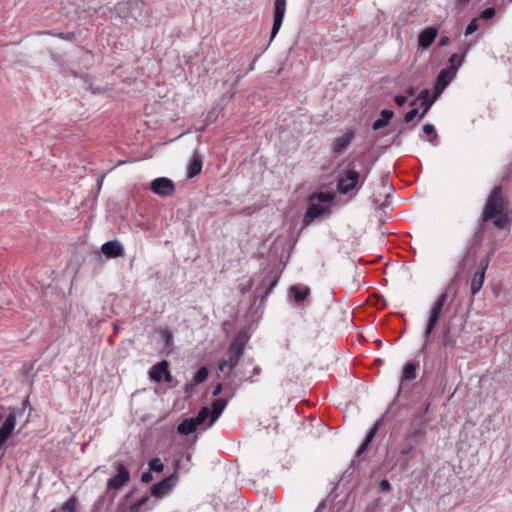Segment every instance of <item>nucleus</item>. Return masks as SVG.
Masks as SVG:
<instances>
[{
    "instance_id": "f257e3e1",
    "label": "nucleus",
    "mask_w": 512,
    "mask_h": 512,
    "mask_svg": "<svg viewBox=\"0 0 512 512\" xmlns=\"http://www.w3.org/2000/svg\"><path fill=\"white\" fill-rule=\"evenodd\" d=\"M371 171V165H364L356 161L350 162L344 170L337 176V191L342 195H347L354 189H360Z\"/></svg>"
},
{
    "instance_id": "f03ea898",
    "label": "nucleus",
    "mask_w": 512,
    "mask_h": 512,
    "mask_svg": "<svg viewBox=\"0 0 512 512\" xmlns=\"http://www.w3.org/2000/svg\"><path fill=\"white\" fill-rule=\"evenodd\" d=\"M482 222L493 220V224L498 229H507L509 226V215L504 208L502 197V187L495 186L489 194L483 213Z\"/></svg>"
},
{
    "instance_id": "7ed1b4c3",
    "label": "nucleus",
    "mask_w": 512,
    "mask_h": 512,
    "mask_svg": "<svg viewBox=\"0 0 512 512\" xmlns=\"http://www.w3.org/2000/svg\"><path fill=\"white\" fill-rule=\"evenodd\" d=\"M333 196L327 192H317L309 197V205L304 215V222L310 223L319 216L327 213L329 208L324 204H329L333 201Z\"/></svg>"
},
{
    "instance_id": "20e7f679",
    "label": "nucleus",
    "mask_w": 512,
    "mask_h": 512,
    "mask_svg": "<svg viewBox=\"0 0 512 512\" xmlns=\"http://www.w3.org/2000/svg\"><path fill=\"white\" fill-rule=\"evenodd\" d=\"M447 298H448V293H447V291H444L443 293H441L438 296V298L434 302V304L431 308V311H430V316L427 321L425 331H424L425 341H424V344H423L421 350L419 351L418 355L416 356V358L420 357L421 354L424 353L426 343H427L431 333L433 332V330L437 324V321L439 320L440 314H441L443 307L447 301Z\"/></svg>"
},
{
    "instance_id": "39448f33",
    "label": "nucleus",
    "mask_w": 512,
    "mask_h": 512,
    "mask_svg": "<svg viewBox=\"0 0 512 512\" xmlns=\"http://www.w3.org/2000/svg\"><path fill=\"white\" fill-rule=\"evenodd\" d=\"M457 72H455V67L453 68H443L440 70L436 77L435 85H434V99H437L442 92L446 89V87L453 81L456 77Z\"/></svg>"
},
{
    "instance_id": "423d86ee",
    "label": "nucleus",
    "mask_w": 512,
    "mask_h": 512,
    "mask_svg": "<svg viewBox=\"0 0 512 512\" xmlns=\"http://www.w3.org/2000/svg\"><path fill=\"white\" fill-rule=\"evenodd\" d=\"M286 12V0H275L273 7V26L270 41H272L281 29Z\"/></svg>"
},
{
    "instance_id": "0eeeda50",
    "label": "nucleus",
    "mask_w": 512,
    "mask_h": 512,
    "mask_svg": "<svg viewBox=\"0 0 512 512\" xmlns=\"http://www.w3.org/2000/svg\"><path fill=\"white\" fill-rule=\"evenodd\" d=\"M355 137L356 131L354 128L351 127L346 129L341 136L333 140L331 144V150L333 154L340 155L341 153H343L349 147V145L352 143Z\"/></svg>"
},
{
    "instance_id": "6e6552de",
    "label": "nucleus",
    "mask_w": 512,
    "mask_h": 512,
    "mask_svg": "<svg viewBox=\"0 0 512 512\" xmlns=\"http://www.w3.org/2000/svg\"><path fill=\"white\" fill-rule=\"evenodd\" d=\"M177 480H178V474H177V470H175L173 474L166 477L162 481L155 483L151 487V495L156 498H162L163 496L168 494L173 489Z\"/></svg>"
},
{
    "instance_id": "1a4fd4ad",
    "label": "nucleus",
    "mask_w": 512,
    "mask_h": 512,
    "mask_svg": "<svg viewBox=\"0 0 512 512\" xmlns=\"http://www.w3.org/2000/svg\"><path fill=\"white\" fill-rule=\"evenodd\" d=\"M150 189L153 193L167 197L174 193L175 185L174 182L167 177H158L151 181Z\"/></svg>"
},
{
    "instance_id": "9d476101",
    "label": "nucleus",
    "mask_w": 512,
    "mask_h": 512,
    "mask_svg": "<svg viewBox=\"0 0 512 512\" xmlns=\"http://www.w3.org/2000/svg\"><path fill=\"white\" fill-rule=\"evenodd\" d=\"M117 474L107 481V488L110 490H117L124 486L130 480V473L122 463L115 464Z\"/></svg>"
},
{
    "instance_id": "9b49d317",
    "label": "nucleus",
    "mask_w": 512,
    "mask_h": 512,
    "mask_svg": "<svg viewBox=\"0 0 512 512\" xmlns=\"http://www.w3.org/2000/svg\"><path fill=\"white\" fill-rule=\"evenodd\" d=\"M168 362L162 360L153 365L149 370L150 380L153 382H160L163 378L166 382L172 381V375L168 369Z\"/></svg>"
},
{
    "instance_id": "f8f14e48",
    "label": "nucleus",
    "mask_w": 512,
    "mask_h": 512,
    "mask_svg": "<svg viewBox=\"0 0 512 512\" xmlns=\"http://www.w3.org/2000/svg\"><path fill=\"white\" fill-rule=\"evenodd\" d=\"M422 415L419 416L421 418ZM426 421L414 418L411 420L408 430L406 432L407 439H417L425 436L426 433Z\"/></svg>"
},
{
    "instance_id": "ddd939ff",
    "label": "nucleus",
    "mask_w": 512,
    "mask_h": 512,
    "mask_svg": "<svg viewBox=\"0 0 512 512\" xmlns=\"http://www.w3.org/2000/svg\"><path fill=\"white\" fill-rule=\"evenodd\" d=\"M15 425L16 415L15 413L10 412L6 416L4 423L0 427V448L6 443L8 438L12 435Z\"/></svg>"
},
{
    "instance_id": "4468645a",
    "label": "nucleus",
    "mask_w": 512,
    "mask_h": 512,
    "mask_svg": "<svg viewBox=\"0 0 512 512\" xmlns=\"http://www.w3.org/2000/svg\"><path fill=\"white\" fill-rule=\"evenodd\" d=\"M418 100H421L420 106L423 109L419 114V119H422L431 108L433 103L436 101V99H434V95L430 98V91L428 89H422L419 92L418 97L411 101V106H415Z\"/></svg>"
},
{
    "instance_id": "2eb2a0df",
    "label": "nucleus",
    "mask_w": 512,
    "mask_h": 512,
    "mask_svg": "<svg viewBox=\"0 0 512 512\" xmlns=\"http://www.w3.org/2000/svg\"><path fill=\"white\" fill-rule=\"evenodd\" d=\"M437 37V29L434 26L424 28L418 36V43L422 49L429 48Z\"/></svg>"
},
{
    "instance_id": "dca6fc26",
    "label": "nucleus",
    "mask_w": 512,
    "mask_h": 512,
    "mask_svg": "<svg viewBox=\"0 0 512 512\" xmlns=\"http://www.w3.org/2000/svg\"><path fill=\"white\" fill-rule=\"evenodd\" d=\"M101 251L108 258H116L122 256L124 248L118 240H112L104 243Z\"/></svg>"
},
{
    "instance_id": "f3484780",
    "label": "nucleus",
    "mask_w": 512,
    "mask_h": 512,
    "mask_svg": "<svg viewBox=\"0 0 512 512\" xmlns=\"http://www.w3.org/2000/svg\"><path fill=\"white\" fill-rule=\"evenodd\" d=\"M289 297L296 303H303L310 295V288L301 285H292L288 290Z\"/></svg>"
},
{
    "instance_id": "a211bd4d",
    "label": "nucleus",
    "mask_w": 512,
    "mask_h": 512,
    "mask_svg": "<svg viewBox=\"0 0 512 512\" xmlns=\"http://www.w3.org/2000/svg\"><path fill=\"white\" fill-rule=\"evenodd\" d=\"M228 404V399L224 397H219L212 402V411L210 412L211 418L208 423V427H211L213 423L220 417L222 412L225 410Z\"/></svg>"
},
{
    "instance_id": "6ab92c4d",
    "label": "nucleus",
    "mask_w": 512,
    "mask_h": 512,
    "mask_svg": "<svg viewBox=\"0 0 512 512\" xmlns=\"http://www.w3.org/2000/svg\"><path fill=\"white\" fill-rule=\"evenodd\" d=\"M385 417H386V414H384L379 420H377L375 422V424L373 425V427L369 430L363 443L360 445V447L357 451L358 454L363 453L367 449V447L369 446V444L372 442L373 438L375 437L376 433L378 432V430L381 426V423Z\"/></svg>"
},
{
    "instance_id": "aec40b11",
    "label": "nucleus",
    "mask_w": 512,
    "mask_h": 512,
    "mask_svg": "<svg viewBox=\"0 0 512 512\" xmlns=\"http://www.w3.org/2000/svg\"><path fill=\"white\" fill-rule=\"evenodd\" d=\"M417 367L418 362L408 361L402 369L401 382L414 380L417 376Z\"/></svg>"
},
{
    "instance_id": "412c9836",
    "label": "nucleus",
    "mask_w": 512,
    "mask_h": 512,
    "mask_svg": "<svg viewBox=\"0 0 512 512\" xmlns=\"http://www.w3.org/2000/svg\"><path fill=\"white\" fill-rule=\"evenodd\" d=\"M202 164L201 155L198 152H195L188 166V177L193 178L197 176L202 170Z\"/></svg>"
},
{
    "instance_id": "4be33fe9",
    "label": "nucleus",
    "mask_w": 512,
    "mask_h": 512,
    "mask_svg": "<svg viewBox=\"0 0 512 512\" xmlns=\"http://www.w3.org/2000/svg\"><path fill=\"white\" fill-rule=\"evenodd\" d=\"M484 279L485 274L482 271H475L470 284V291L473 296L476 295L481 290L484 283Z\"/></svg>"
},
{
    "instance_id": "5701e85b",
    "label": "nucleus",
    "mask_w": 512,
    "mask_h": 512,
    "mask_svg": "<svg viewBox=\"0 0 512 512\" xmlns=\"http://www.w3.org/2000/svg\"><path fill=\"white\" fill-rule=\"evenodd\" d=\"M279 281V275L277 273H269L265 278L262 280V285L267 287L265 288V297H267L272 290L275 288Z\"/></svg>"
},
{
    "instance_id": "b1692460",
    "label": "nucleus",
    "mask_w": 512,
    "mask_h": 512,
    "mask_svg": "<svg viewBox=\"0 0 512 512\" xmlns=\"http://www.w3.org/2000/svg\"><path fill=\"white\" fill-rule=\"evenodd\" d=\"M197 428L198 426L191 418H186L178 425L177 430L180 434L189 435L195 432Z\"/></svg>"
},
{
    "instance_id": "393cba45",
    "label": "nucleus",
    "mask_w": 512,
    "mask_h": 512,
    "mask_svg": "<svg viewBox=\"0 0 512 512\" xmlns=\"http://www.w3.org/2000/svg\"><path fill=\"white\" fill-rule=\"evenodd\" d=\"M469 44L464 48L463 50V54L460 56L459 54L457 53H453L450 57H449V63H450V66L448 68H453L455 67V72L458 71L459 67L462 65V63L464 62V58H465V54L468 52L469 50Z\"/></svg>"
},
{
    "instance_id": "a878e982",
    "label": "nucleus",
    "mask_w": 512,
    "mask_h": 512,
    "mask_svg": "<svg viewBox=\"0 0 512 512\" xmlns=\"http://www.w3.org/2000/svg\"><path fill=\"white\" fill-rule=\"evenodd\" d=\"M211 418L210 410L208 407H202L198 414L191 419L195 422V424L199 427L204 424L208 418Z\"/></svg>"
},
{
    "instance_id": "bb28decb",
    "label": "nucleus",
    "mask_w": 512,
    "mask_h": 512,
    "mask_svg": "<svg viewBox=\"0 0 512 512\" xmlns=\"http://www.w3.org/2000/svg\"><path fill=\"white\" fill-rule=\"evenodd\" d=\"M248 339L249 337L246 334V332L240 331L233 342L232 348L241 349V351L243 352V346L246 344Z\"/></svg>"
},
{
    "instance_id": "cd10ccee",
    "label": "nucleus",
    "mask_w": 512,
    "mask_h": 512,
    "mask_svg": "<svg viewBox=\"0 0 512 512\" xmlns=\"http://www.w3.org/2000/svg\"><path fill=\"white\" fill-rule=\"evenodd\" d=\"M208 377V369L205 366L200 367L196 373L194 374L193 381L194 384H201Z\"/></svg>"
},
{
    "instance_id": "c85d7f7f",
    "label": "nucleus",
    "mask_w": 512,
    "mask_h": 512,
    "mask_svg": "<svg viewBox=\"0 0 512 512\" xmlns=\"http://www.w3.org/2000/svg\"><path fill=\"white\" fill-rule=\"evenodd\" d=\"M149 470L154 472H162L164 470V464L160 458H152L148 462Z\"/></svg>"
},
{
    "instance_id": "c756f323",
    "label": "nucleus",
    "mask_w": 512,
    "mask_h": 512,
    "mask_svg": "<svg viewBox=\"0 0 512 512\" xmlns=\"http://www.w3.org/2000/svg\"><path fill=\"white\" fill-rule=\"evenodd\" d=\"M33 371H34V362L33 363H29V364H25L23 366V376H24V381L25 382H28V381H33Z\"/></svg>"
},
{
    "instance_id": "7c9ffc66",
    "label": "nucleus",
    "mask_w": 512,
    "mask_h": 512,
    "mask_svg": "<svg viewBox=\"0 0 512 512\" xmlns=\"http://www.w3.org/2000/svg\"><path fill=\"white\" fill-rule=\"evenodd\" d=\"M242 353L243 352L241 351V349H231V355L228 360V365L230 366V368L234 367L237 364Z\"/></svg>"
},
{
    "instance_id": "2f4dec72",
    "label": "nucleus",
    "mask_w": 512,
    "mask_h": 512,
    "mask_svg": "<svg viewBox=\"0 0 512 512\" xmlns=\"http://www.w3.org/2000/svg\"><path fill=\"white\" fill-rule=\"evenodd\" d=\"M62 510L64 512H75L76 511V499L74 497L67 500L63 506Z\"/></svg>"
},
{
    "instance_id": "473e14b6",
    "label": "nucleus",
    "mask_w": 512,
    "mask_h": 512,
    "mask_svg": "<svg viewBox=\"0 0 512 512\" xmlns=\"http://www.w3.org/2000/svg\"><path fill=\"white\" fill-rule=\"evenodd\" d=\"M478 28H479V25L477 23V19H472L464 31L465 36H469V35L473 34L474 32H476L478 30Z\"/></svg>"
},
{
    "instance_id": "72a5a7b5",
    "label": "nucleus",
    "mask_w": 512,
    "mask_h": 512,
    "mask_svg": "<svg viewBox=\"0 0 512 512\" xmlns=\"http://www.w3.org/2000/svg\"><path fill=\"white\" fill-rule=\"evenodd\" d=\"M496 14V11L493 7L485 8L479 15L481 19L484 20H490L492 19Z\"/></svg>"
},
{
    "instance_id": "f704fd0d",
    "label": "nucleus",
    "mask_w": 512,
    "mask_h": 512,
    "mask_svg": "<svg viewBox=\"0 0 512 512\" xmlns=\"http://www.w3.org/2000/svg\"><path fill=\"white\" fill-rule=\"evenodd\" d=\"M490 256H491V253H488L485 258L480 260L478 269L476 271H482L484 274L486 273V270L490 263Z\"/></svg>"
},
{
    "instance_id": "c9c22d12",
    "label": "nucleus",
    "mask_w": 512,
    "mask_h": 512,
    "mask_svg": "<svg viewBox=\"0 0 512 512\" xmlns=\"http://www.w3.org/2000/svg\"><path fill=\"white\" fill-rule=\"evenodd\" d=\"M149 501V497L148 496H145V497H142L140 498L139 500H137L132 506H131V511L132 512H138L139 509L144 506L145 504H147V502Z\"/></svg>"
},
{
    "instance_id": "e433bc0d",
    "label": "nucleus",
    "mask_w": 512,
    "mask_h": 512,
    "mask_svg": "<svg viewBox=\"0 0 512 512\" xmlns=\"http://www.w3.org/2000/svg\"><path fill=\"white\" fill-rule=\"evenodd\" d=\"M418 116L419 117V114H418V109L416 107L413 106V108L411 110H409L405 115H404V121L406 123H410L414 120V118Z\"/></svg>"
},
{
    "instance_id": "4c0bfd02",
    "label": "nucleus",
    "mask_w": 512,
    "mask_h": 512,
    "mask_svg": "<svg viewBox=\"0 0 512 512\" xmlns=\"http://www.w3.org/2000/svg\"><path fill=\"white\" fill-rule=\"evenodd\" d=\"M393 116H394V112H393V110H390V109H383L380 112V118L384 119L388 123L393 118Z\"/></svg>"
},
{
    "instance_id": "58836bf2",
    "label": "nucleus",
    "mask_w": 512,
    "mask_h": 512,
    "mask_svg": "<svg viewBox=\"0 0 512 512\" xmlns=\"http://www.w3.org/2000/svg\"><path fill=\"white\" fill-rule=\"evenodd\" d=\"M387 125H388V122H387V121H385L384 119L378 118V119H376V120L373 122V124H372V129H373V130H375V131H377V130H379V129H381V128H383V127L387 126Z\"/></svg>"
},
{
    "instance_id": "ea45409f",
    "label": "nucleus",
    "mask_w": 512,
    "mask_h": 512,
    "mask_svg": "<svg viewBox=\"0 0 512 512\" xmlns=\"http://www.w3.org/2000/svg\"><path fill=\"white\" fill-rule=\"evenodd\" d=\"M55 36H57L58 38H60L62 40H66V41H72L75 38L74 33H71V32H60V33L56 34Z\"/></svg>"
},
{
    "instance_id": "a19ab883",
    "label": "nucleus",
    "mask_w": 512,
    "mask_h": 512,
    "mask_svg": "<svg viewBox=\"0 0 512 512\" xmlns=\"http://www.w3.org/2000/svg\"><path fill=\"white\" fill-rule=\"evenodd\" d=\"M394 102L396 103L397 106L399 107H403L406 102H407V96L405 95H395L394 96Z\"/></svg>"
},
{
    "instance_id": "79ce46f5",
    "label": "nucleus",
    "mask_w": 512,
    "mask_h": 512,
    "mask_svg": "<svg viewBox=\"0 0 512 512\" xmlns=\"http://www.w3.org/2000/svg\"><path fill=\"white\" fill-rule=\"evenodd\" d=\"M423 132L426 135H431L435 133V127L434 125L427 123L423 126Z\"/></svg>"
},
{
    "instance_id": "37998d69",
    "label": "nucleus",
    "mask_w": 512,
    "mask_h": 512,
    "mask_svg": "<svg viewBox=\"0 0 512 512\" xmlns=\"http://www.w3.org/2000/svg\"><path fill=\"white\" fill-rule=\"evenodd\" d=\"M413 448L414 446L412 444H405L400 449V454L403 456L408 455L413 450Z\"/></svg>"
},
{
    "instance_id": "c03bdc74",
    "label": "nucleus",
    "mask_w": 512,
    "mask_h": 512,
    "mask_svg": "<svg viewBox=\"0 0 512 512\" xmlns=\"http://www.w3.org/2000/svg\"><path fill=\"white\" fill-rule=\"evenodd\" d=\"M153 479V476L151 474V471L149 470L148 472H144L142 475H141V481L143 483H149L151 482Z\"/></svg>"
},
{
    "instance_id": "a18cd8bd",
    "label": "nucleus",
    "mask_w": 512,
    "mask_h": 512,
    "mask_svg": "<svg viewBox=\"0 0 512 512\" xmlns=\"http://www.w3.org/2000/svg\"><path fill=\"white\" fill-rule=\"evenodd\" d=\"M228 366H229V365H228V360H226V359H221V360L219 361V363H218V370H219L220 372H224V371H225V369H226V367H228Z\"/></svg>"
},
{
    "instance_id": "49530a36",
    "label": "nucleus",
    "mask_w": 512,
    "mask_h": 512,
    "mask_svg": "<svg viewBox=\"0 0 512 512\" xmlns=\"http://www.w3.org/2000/svg\"><path fill=\"white\" fill-rule=\"evenodd\" d=\"M402 133V130H400L392 139V145L400 146L402 144L400 134Z\"/></svg>"
},
{
    "instance_id": "de8ad7c7",
    "label": "nucleus",
    "mask_w": 512,
    "mask_h": 512,
    "mask_svg": "<svg viewBox=\"0 0 512 512\" xmlns=\"http://www.w3.org/2000/svg\"><path fill=\"white\" fill-rule=\"evenodd\" d=\"M380 488H381L382 491H389L390 488H391L389 481L386 480V479H383L380 482Z\"/></svg>"
},
{
    "instance_id": "09e8293b",
    "label": "nucleus",
    "mask_w": 512,
    "mask_h": 512,
    "mask_svg": "<svg viewBox=\"0 0 512 512\" xmlns=\"http://www.w3.org/2000/svg\"><path fill=\"white\" fill-rule=\"evenodd\" d=\"M449 41H450V38L447 35H444L440 38L438 44H439V46L443 47V46L448 45Z\"/></svg>"
},
{
    "instance_id": "8fccbe9b",
    "label": "nucleus",
    "mask_w": 512,
    "mask_h": 512,
    "mask_svg": "<svg viewBox=\"0 0 512 512\" xmlns=\"http://www.w3.org/2000/svg\"><path fill=\"white\" fill-rule=\"evenodd\" d=\"M162 337L165 339L166 343H168L171 340V334L168 330L162 331Z\"/></svg>"
},
{
    "instance_id": "3c124183",
    "label": "nucleus",
    "mask_w": 512,
    "mask_h": 512,
    "mask_svg": "<svg viewBox=\"0 0 512 512\" xmlns=\"http://www.w3.org/2000/svg\"><path fill=\"white\" fill-rule=\"evenodd\" d=\"M222 387L223 386H215V389L212 391L213 396H218L222 393Z\"/></svg>"
},
{
    "instance_id": "603ef678",
    "label": "nucleus",
    "mask_w": 512,
    "mask_h": 512,
    "mask_svg": "<svg viewBox=\"0 0 512 512\" xmlns=\"http://www.w3.org/2000/svg\"><path fill=\"white\" fill-rule=\"evenodd\" d=\"M469 0H456L457 5L459 6H465Z\"/></svg>"
},
{
    "instance_id": "864d4df0",
    "label": "nucleus",
    "mask_w": 512,
    "mask_h": 512,
    "mask_svg": "<svg viewBox=\"0 0 512 512\" xmlns=\"http://www.w3.org/2000/svg\"><path fill=\"white\" fill-rule=\"evenodd\" d=\"M413 93H414L413 89L409 88V89L406 90L405 96H407V99H408L409 97H411L413 95Z\"/></svg>"
},
{
    "instance_id": "5fc2aeb1",
    "label": "nucleus",
    "mask_w": 512,
    "mask_h": 512,
    "mask_svg": "<svg viewBox=\"0 0 512 512\" xmlns=\"http://www.w3.org/2000/svg\"><path fill=\"white\" fill-rule=\"evenodd\" d=\"M103 178H104V175H102V176H101V178H100V180H99V182H98V186H99V188H100V187H101V185H102Z\"/></svg>"
},
{
    "instance_id": "6e6d98bb",
    "label": "nucleus",
    "mask_w": 512,
    "mask_h": 512,
    "mask_svg": "<svg viewBox=\"0 0 512 512\" xmlns=\"http://www.w3.org/2000/svg\"><path fill=\"white\" fill-rule=\"evenodd\" d=\"M255 62V60L253 61ZM254 69V63H252L251 65H249V71H252Z\"/></svg>"
},
{
    "instance_id": "4d7b16f0",
    "label": "nucleus",
    "mask_w": 512,
    "mask_h": 512,
    "mask_svg": "<svg viewBox=\"0 0 512 512\" xmlns=\"http://www.w3.org/2000/svg\"><path fill=\"white\" fill-rule=\"evenodd\" d=\"M480 232H481V229H479V230L476 232V234H475V238L479 237Z\"/></svg>"
},
{
    "instance_id": "13d9d810",
    "label": "nucleus",
    "mask_w": 512,
    "mask_h": 512,
    "mask_svg": "<svg viewBox=\"0 0 512 512\" xmlns=\"http://www.w3.org/2000/svg\"><path fill=\"white\" fill-rule=\"evenodd\" d=\"M240 79H241V76H238L236 79V83H235L236 85L239 83Z\"/></svg>"
},
{
    "instance_id": "bf43d9fd",
    "label": "nucleus",
    "mask_w": 512,
    "mask_h": 512,
    "mask_svg": "<svg viewBox=\"0 0 512 512\" xmlns=\"http://www.w3.org/2000/svg\"><path fill=\"white\" fill-rule=\"evenodd\" d=\"M428 408H429V404L426 405L424 413H426L428 411Z\"/></svg>"
},
{
    "instance_id": "052dcab7",
    "label": "nucleus",
    "mask_w": 512,
    "mask_h": 512,
    "mask_svg": "<svg viewBox=\"0 0 512 512\" xmlns=\"http://www.w3.org/2000/svg\"><path fill=\"white\" fill-rule=\"evenodd\" d=\"M259 290H260V288H256V293H257L258 296L260 295Z\"/></svg>"
},
{
    "instance_id": "680f3d73",
    "label": "nucleus",
    "mask_w": 512,
    "mask_h": 512,
    "mask_svg": "<svg viewBox=\"0 0 512 512\" xmlns=\"http://www.w3.org/2000/svg\"><path fill=\"white\" fill-rule=\"evenodd\" d=\"M316 512H318V510Z\"/></svg>"
}]
</instances>
